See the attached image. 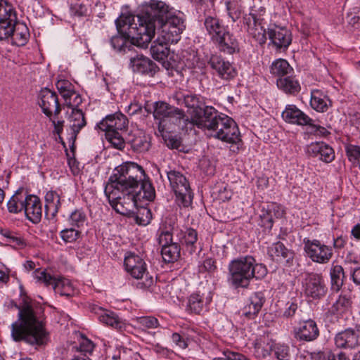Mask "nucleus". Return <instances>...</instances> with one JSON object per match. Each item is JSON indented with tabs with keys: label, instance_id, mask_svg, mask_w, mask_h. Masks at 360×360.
Returning <instances> with one entry per match:
<instances>
[{
	"label": "nucleus",
	"instance_id": "f257e3e1",
	"mask_svg": "<svg viewBox=\"0 0 360 360\" xmlns=\"http://www.w3.org/2000/svg\"><path fill=\"white\" fill-rule=\"evenodd\" d=\"M104 192L117 213L133 218L139 225L150 222L152 213L146 205L155 199V190L136 163L126 162L115 168Z\"/></svg>",
	"mask_w": 360,
	"mask_h": 360
},
{
	"label": "nucleus",
	"instance_id": "f03ea898",
	"mask_svg": "<svg viewBox=\"0 0 360 360\" xmlns=\"http://www.w3.org/2000/svg\"><path fill=\"white\" fill-rule=\"evenodd\" d=\"M18 319L11 325V337L16 341H25L41 346L49 341V334L44 326V307L38 302L24 297L18 307Z\"/></svg>",
	"mask_w": 360,
	"mask_h": 360
},
{
	"label": "nucleus",
	"instance_id": "7ed1b4c3",
	"mask_svg": "<svg viewBox=\"0 0 360 360\" xmlns=\"http://www.w3.org/2000/svg\"><path fill=\"white\" fill-rule=\"evenodd\" d=\"M140 15L134 16L129 12L122 13L115 20L119 34L110 39L112 48L119 52L131 51L134 46L147 48L154 36L152 24L146 25Z\"/></svg>",
	"mask_w": 360,
	"mask_h": 360
},
{
	"label": "nucleus",
	"instance_id": "20e7f679",
	"mask_svg": "<svg viewBox=\"0 0 360 360\" xmlns=\"http://www.w3.org/2000/svg\"><path fill=\"white\" fill-rule=\"evenodd\" d=\"M140 16L141 20H146V25L152 24L154 33L157 30L161 39L171 43H177L180 40L186 27L183 13L161 1L151 0Z\"/></svg>",
	"mask_w": 360,
	"mask_h": 360
},
{
	"label": "nucleus",
	"instance_id": "39448f33",
	"mask_svg": "<svg viewBox=\"0 0 360 360\" xmlns=\"http://www.w3.org/2000/svg\"><path fill=\"white\" fill-rule=\"evenodd\" d=\"M196 127L205 131L210 137L230 145L231 155H236L243 148L240 133L236 122L228 115L212 106L203 108V116L195 122Z\"/></svg>",
	"mask_w": 360,
	"mask_h": 360
},
{
	"label": "nucleus",
	"instance_id": "423d86ee",
	"mask_svg": "<svg viewBox=\"0 0 360 360\" xmlns=\"http://www.w3.org/2000/svg\"><path fill=\"white\" fill-rule=\"evenodd\" d=\"M267 272L266 266L257 263L252 256H240L229 262L227 283L234 289L248 288L253 278L261 280L266 276Z\"/></svg>",
	"mask_w": 360,
	"mask_h": 360
},
{
	"label": "nucleus",
	"instance_id": "0eeeda50",
	"mask_svg": "<svg viewBox=\"0 0 360 360\" xmlns=\"http://www.w3.org/2000/svg\"><path fill=\"white\" fill-rule=\"evenodd\" d=\"M127 126V119L122 113L107 115L96 127L105 132V136L109 143L118 150L124 148L125 142L122 132Z\"/></svg>",
	"mask_w": 360,
	"mask_h": 360
},
{
	"label": "nucleus",
	"instance_id": "6e6552de",
	"mask_svg": "<svg viewBox=\"0 0 360 360\" xmlns=\"http://www.w3.org/2000/svg\"><path fill=\"white\" fill-rule=\"evenodd\" d=\"M124 266L126 271L139 281L136 287L146 290L150 288L154 283L153 276H149L147 266L143 259L133 252H127L124 257Z\"/></svg>",
	"mask_w": 360,
	"mask_h": 360
},
{
	"label": "nucleus",
	"instance_id": "1a4fd4ad",
	"mask_svg": "<svg viewBox=\"0 0 360 360\" xmlns=\"http://www.w3.org/2000/svg\"><path fill=\"white\" fill-rule=\"evenodd\" d=\"M167 175L170 186L175 194L176 204L179 207H189L193 202V193L186 176L175 170L167 172Z\"/></svg>",
	"mask_w": 360,
	"mask_h": 360
},
{
	"label": "nucleus",
	"instance_id": "9d476101",
	"mask_svg": "<svg viewBox=\"0 0 360 360\" xmlns=\"http://www.w3.org/2000/svg\"><path fill=\"white\" fill-rule=\"evenodd\" d=\"M265 12L264 7L257 8L256 6H253L250 8L249 14L243 17V23L247 32L259 44H264L266 39L263 18Z\"/></svg>",
	"mask_w": 360,
	"mask_h": 360
},
{
	"label": "nucleus",
	"instance_id": "9b49d317",
	"mask_svg": "<svg viewBox=\"0 0 360 360\" xmlns=\"http://www.w3.org/2000/svg\"><path fill=\"white\" fill-rule=\"evenodd\" d=\"M303 243L307 256L314 262L326 264L333 257L332 248L321 243L319 240H310L305 238L303 240Z\"/></svg>",
	"mask_w": 360,
	"mask_h": 360
},
{
	"label": "nucleus",
	"instance_id": "f8f14e48",
	"mask_svg": "<svg viewBox=\"0 0 360 360\" xmlns=\"http://www.w3.org/2000/svg\"><path fill=\"white\" fill-rule=\"evenodd\" d=\"M281 116L283 120L287 123L299 126L308 125L316 131H319L321 134H325L326 131V129L324 127L314 124L313 123V120L298 108L295 105H287L284 110L282 112Z\"/></svg>",
	"mask_w": 360,
	"mask_h": 360
},
{
	"label": "nucleus",
	"instance_id": "ddd939ff",
	"mask_svg": "<svg viewBox=\"0 0 360 360\" xmlns=\"http://www.w3.org/2000/svg\"><path fill=\"white\" fill-rule=\"evenodd\" d=\"M38 103L41 112L47 117L59 115L62 108L64 106L63 104L60 103L56 92L46 87L41 89L39 91Z\"/></svg>",
	"mask_w": 360,
	"mask_h": 360
},
{
	"label": "nucleus",
	"instance_id": "4468645a",
	"mask_svg": "<svg viewBox=\"0 0 360 360\" xmlns=\"http://www.w3.org/2000/svg\"><path fill=\"white\" fill-rule=\"evenodd\" d=\"M17 22V14L13 6L6 0L0 3V41L10 38Z\"/></svg>",
	"mask_w": 360,
	"mask_h": 360
},
{
	"label": "nucleus",
	"instance_id": "2eb2a0df",
	"mask_svg": "<svg viewBox=\"0 0 360 360\" xmlns=\"http://www.w3.org/2000/svg\"><path fill=\"white\" fill-rule=\"evenodd\" d=\"M207 63L212 70V75L224 81L229 82L237 75V70L234 65L221 56L212 55Z\"/></svg>",
	"mask_w": 360,
	"mask_h": 360
},
{
	"label": "nucleus",
	"instance_id": "dca6fc26",
	"mask_svg": "<svg viewBox=\"0 0 360 360\" xmlns=\"http://www.w3.org/2000/svg\"><path fill=\"white\" fill-rule=\"evenodd\" d=\"M304 292L307 297L312 300H320L328 291L323 277L320 274L309 273L303 281Z\"/></svg>",
	"mask_w": 360,
	"mask_h": 360
},
{
	"label": "nucleus",
	"instance_id": "f3484780",
	"mask_svg": "<svg viewBox=\"0 0 360 360\" xmlns=\"http://www.w3.org/2000/svg\"><path fill=\"white\" fill-rule=\"evenodd\" d=\"M212 300V293L210 289L203 288L188 297L186 309L189 313L200 314L207 307Z\"/></svg>",
	"mask_w": 360,
	"mask_h": 360
},
{
	"label": "nucleus",
	"instance_id": "a211bd4d",
	"mask_svg": "<svg viewBox=\"0 0 360 360\" xmlns=\"http://www.w3.org/2000/svg\"><path fill=\"white\" fill-rule=\"evenodd\" d=\"M319 329L316 321L311 319L300 321L293 328L294 338L299 341H314L319 338Z\"/></svg>",
	"mask_w": 360,
	"mask_h": 360
},
{
	"label": "nucleus",
	"instance_id": "6ab92c4d",
	"mask_svg": "<svg viewBox=\"0 0 360 360\" xmlns=\"http://www.w3.org/2000/svg\"><path fill=\"white\" fill-rule=\"evenodd\" d=\"M334 342L339 349H354L360 346V336L354 329L349 328L338 333Z\"/></svg>",
	"mask_w": 360,
	"mask_h": 360
},
{
	"label": "nucleus",
	"instance_id": "aec40b11",
	"mask_svg": "<svg viewBox=\"0 0 360 360\" xmlns=\"http://www.w3.org/2000/svg\"><path fill=\"white\" fill-rule=\"evenodd\" d=\"M268 36L271 42L278 49H286L292 41V34L285 27L276 25L268 29Z\"/></svg>",
	"mask_w": 360,
	"mask_h": 360
},
{
	"label": "nucleus",
	"instance_id": "412c9836",
	"mask_svg": "<svg viewBox=\"0 0 360 360\" xmlns=\"http://www.w3.org/2000/svg\"><path fill=\"white\" fill-rule=\"evenodd\" d=\"M71 112H67L68 122L72 130L70 139L75 141L77 134L86 124L83 110L78 107H68Z\"/></svg>",
	"mask_w": 360,
	"mask_h": 360
},
{
	"label": "nucleus",
	"instance_id": "4be33fe9",
	"mask_svg": "<svg viewBox=\"0 0 360 360\" xmlns=\"http://www.w3.org/2000/svg\"><path fill=\"white\" fill-rule=\"evenodd\" d=\"M25 214L27 218L33 223H38L41 218L42 209L39 198L36 195H30L24 199Z\"/></svg>",
	"mask_w": 360,
	"mask_h": 360
},
{
	"label": "nucleus",
	"instance_id": "5701e85b",
	"mask_svg": "<svg viewBox=\"0 0 360 360\" xmlns=\"http://www.w3.org/2000/svg\"><path fill=\"white\" fill-rule=\"evenodd\" d=\"M134 72L153 77L158 70V66L150 59L143 55H137L130 59Z\"/></svg>",
	"mask_w": 360,
	"mask_h": 360
},
{
	"label": "nucleus",
	"instance_id": "b1692460",
	"mask_svg": "<svg viewBox=\"0 0 360 360\" xmlns=\"http://www.w3.org/2000/svg\"><path fill=\"white\" fill-rule=\"evenodd\" d=\"M91 314L96 316L101 322L115 329L121 330L124 326L123 322L114 312L105 311L102 307L91 305Z\"/></svg>",
	"mask_w": 360,
	"mask_h": 360
},
{
	"label": "nucleus",
	"instance_id": "393cba45",
	"mask_svg": "<svg viewBox=\"0 0 360 360\" xmlns=\"http://www.w3.org/2000/svg\"><path fill=\"white\" fill-rule=\"evenodd\" d=\"M200 117H195L189 120L184 115L183 110L174 107L167 117V124H172L178 126L181 129L188 131V129H192L194 126H196L195 122Z\"/></svg>",
	"mask_w": 360,
	"mask_h": 360
},
{
	"label": "nucleus",
	"instance_id": "a878e982",
	"mask_svg": "<svg viewBox=\"0 0 360 360\" xmlns=\"http://www.w3.org/2000/svg\"><path fill=\"white\" fill-rule=\"evenodd\" d=\"M214 43L217 48L222 52L233 54L239 51V43L238 39L229 32V27Z\"/></svg>",
	"mask_w": 360,
	"mask_h": 360
},
{
	"label": "nucleus",
	"instance_id": "bb28decb",
	"mask_svg": "<svg viewBox=\"0 0 360 360\" xmlns=\"http://www.w3.org/2000/svg\"><path fill=\"white\" fill-rule=\"evenodd\" d=\"M264 302L265 297L263 292L253 293L250 297L248 303L243 308V315L250 319H254L261 310Z\"/></svg>",
	"mask_w": 360,
	"mask_h": 360
},
{
	"label": "nucleus",
	"instance_id": "cd10ccee",
	"mask_svg": "<svg viewBox=\"0 0 360 360\" xmlns=\"http://www.w3.org/2000/svg\"><path fill=\"white\" fill-rule=\"evenodd\" d=\"M205 28L211 40L214 43L219 37L224 34L228 27L225 26L219 19L214 17H207L204 22Z\"/></svg>",
	"mask_w": 360,
	"mask_h": 360
},
{
	"label": "nucleus",
	"instance_id": "c85d7f7f",
	"mask_svg": "<svg viewBox=\"0 0 360 360\" xmlns=\"http://www.w3.org/2000/svg\"><path fill=\"white\" fill-rule=\"evenodd\" d=\"M310 105L319 112H326L331 105V101L328 95L320 89H313L311 91Z\"/></svg>",
	"mask_w": 360,
	"mask_h": 360
},
{
	"label": "nucleus",
	"instance_id": "c756f323",
	"mask_svg": "<svg viewBox=\"0 0 360 360\" xmlns=\"http://www.w3.org/2000/svg\"><path fill=\"white\" fill-rule=\"evenodd\" d=\"M268 254L272 259L278 262H289L293 259L292 252L281 242L273 243L268 249Z\"/></svg>",
	"mask_w": 360,
	"mask_h": 360
},
{
	"label": "nucleus",
	"instance_id": "7c9ffc66",
	"mask_svg": "<svg viewBox=\"0 0 360 360\" xmlns=\"http://www.w3.org/2000/svg\"><path fill=\"white\" fill-rule=\"evenodd\" d=\"M306 153L313 158H335L333 149L323 142L311 143L306 147Z\"/></svg>",
	"mask_w": 360,
	"mask_h": 360
},
{
	"label": "nucleus",
	"instance_id": "2f4dec72",
	"mask_svg": "<svg viewBox=\"0 0 360 360\" xmlns=\"http://www.w3.org/2000/svg\"><path fill=\"white\" fill-rule=\"evenodd\" d=\"M171 41H167L160 39V35L158 34L157 39L153 42L150 47L152 57L159 61H164L169 53V44Z\"/></svg>",
	"mask_w": 360,
	"mask_h": 360
},
{
	"label": "nucleus",
	"instance_id": "473e14b6",
	"mask_svg": "<svg viewBox=\"0 0 360 360\" xmlns=\"http://www.w3.org/2000/svg\"><path fill=\"white\" fill-rule=\"evenodd\" d=\"M276 84L279 89L287 94L295 96L301 90L299 81L295 77L291 76V75L278 78Z\"/></svg>",
	"mask_w": 360,
	"mask_h": 360
},
{
	"label": "nucleus",
	"instance_id": "72a5a7b5",
	"mask_svg": "<svg viewBox=\"0 0 360 360\" xmlns=\"http://www.w3.org/2000/svg\"><path fill=\"white\" fill-rule=\"evenodd\" d=\"M30 31L26 24L18 20L13 29V33L10 38L12 44L18 46H24L30 38Z\"/></svg>",
	"mask_w": 360,
	"mask_h": 360
},
{
	"label": "nucleus",
	"instance_id": "f704fd0d",
	"mask_svg": "<svg viewBox=\"0 0 360 360\" xmlns=\"http://www.w3.org/2000/svg\"><path fill=\"white\" fill-rule=\"evenodd\" d=\"M351 297L347 294H340L337 300L328 308L326 315H342L347 312L352 306Z\"/></svg>",
	"mask_w": 360,
	"mask_h": 360
},
{
	"label": "nucleus",
	"instance_id": "c9c22d12",
	"mask_svg": "<svg viewBox=\"0 0 360 360\" xmlns=\"http://www.w3.org/2000/svg\"><path fill=\"white\" fill-rule=\"evenodd\" d=\"M174 107L169 105L165 102H155L153 105V116L155 120H159L158 128H166L167 127V117L172 112Z\"/></svg>",
	"mask_w": 360,
	"mask_h": 360
},
{
	"label": "nucleus",
	"instance_id": "e433bc0d",
	"mask_svg": "<svg viewBox=\"0 0 360 360\" xmlns=\"http://www.w3.org/2000/svg\"><path fill=\"white\" fill-rule=\"evenodd\" d=\"M270 72L271 75L281 78L291 75L293 72V68L286 60L278 58L271 63Z\"/></svg>",
	"mask_w": 360,
	"mask_h": 360
},
{
	"label": "nucleus",
	"instance_id": "4c0bfd02",
	"mask_svg": "<svg viewBox=\"0 0 360 360\" xmlns=\"http://www.w3.org/2000/svg\"><path fill=\"white\" fill-rule=\"evenodd\" d=\"M133 150L137 153H144L150 148V139L142 131L138 130L134 134V138L131 141Z\"/></svg>",
	"mask_w": 360,
	"mask_h": 360
},
{
	"label": "nucleus",
	"instance_id": "58836bf2",
	"mask_svg": "<svg viewBox=\"0 0 360 360\" xmlns=\"http://www.w3.org/2000/svg\"><path fill=\"white\" fill-rule=\"evenodd\" d=\"M331 290L338 292L342 288L345 278L344 269L340 265H335L330 271Z\"/></svg>",
	"mask_w": 360,
	"mask_h": 360
},
{
	"label": "nucleus",
	"instance_id": "ea45409f",
	"mask_svg": "<svg viewBox=\"0 0 360 360\" xmlns=\"http://www.w3.org/2000/svg\"><path fill=\"white\" fill-rule=\"evenodd\" d=\"M172 99L180 106L184 105L188 108H195L199 106L198 98L195 95L186 94L179 91L174 94Z\"/></svg>",
	"mask_w": 360,
	"mask_h": 360
},
{
	"label": "nucleus",
	"instance_id": "a19ab883",
	"mask_svg": "<svg viewBox=\"0 0 360 360\" xmlns=\"http://www.w3.org/2000/svg\"><path fill=\"white\" fill-rule=\"evenodd\" d=\"M46 205L45 212L46 214H50L54 217L60 206V195L55 191H49L45 196Z\"/></svg>",
	"mask_w": 360,
	"mask_h": 360
},
{
	"label": "nucleus",
	"instance_id": "79ce46f5",
	"mask_svg": "<svg viewBox=\"0 0 360 360\" xmlns=\"http://www.w3.org/2000/svg\"><path fill=\"white\" fill-rule=\"evenodd\" d=\"M60 95L63 99V105L66 107H78L83 101L82 96L75 90V86Z\"/></svg>",
	"mask_w": 360,
	"mask_h": 360
},
{
	"label": "nucleus",
	"instance_id": "37998d69",
	"mask_svg": "<svg viewBox=\"0 0 360 360\" xmlns=\"http://www.w3.org/2000/svg\"><path fill=\"white\" fill-rule=\"evenodd\" d=\"M181 243L185 245L191 253L195 251V243L198 240V233L192 229H186V231L181 233Z\"/></svg>",
	"mask_w": 360,
	"mask_h": 360
},
{
	"label": "nucleus",
	"instance_id": "c03bdc74",
	"mask_svg": "<svg viewBox=\"0 0 360 360\" xmlns=\"http://www.w3.org/2000/svg\"><path fill=\"white\" fill-rule=\"evenodd\" d=\"M161 127H162L158 128V130L156 132L157 136H160L162 137L165 144L168 148L181 150V144L179 140L176 136H174L172 134H170V133L168 131L169 129H172V128L168 127L162 129Z\"/></svg>",
	"mask_w": 360,
	"mask_h": 360
},
{
	"label": "nucleus",
	"instance_id": "a18cd8bd",
	"mask_svg": "<svg viewBox=\"0 0 360 360\" xmlns=\"http://www.w3.org/2000/svg\"><path fill=\"white\" fill-rule=\"evenodd\" d=\"M161 254L165 262H174L180 257V247L177 243L165 246Z\"/></svg>",
	"mask_w": 360,
	"mask_h": 360
},
{
	"label": "nucleus",
	"instance_id": "49530a36",
	"mask_svg": "<svg viewBox=\"0 0 360 360\" xmlns=\"http://www.w3.org/2000/svg\"><path fill=\"white\" fill-rule=\"evenodd\" d=\"M53 290L56 293L61 296L70 297L74 294V288L68 279L62 278L58 279L53 286Z\"/></svg>",
	"mask_w": 360,
	"mask_h": 360
},
{
	"label": "nucleus",
	"instance_id": "de8ad7c7",
	"mask_svg": "<svg viewBox=\"0 0 360 360\" xmlns=\"http://www.w3.org/2000/svg\"><path fill=\"white\" fill-rule=\"evenodd\" d=\"M24 199L22 193L17 191L7 203L8 211L11 213H18L23 210Z\"/></svg>",
	"mask_w": 360,
	"mask_h": 360
},
{
	"label": "nucleus",
	"instance_id": "09e8293b",
	"mask_svg": "<svg viewBox=\"0 0 360 360\" xmlns=\"http://www.w3.org/2000/svg\"><path fill=\"white\" fill-rule=\"evenodd\" d=\"M177 229H175L174 227L161 229L158 233V243L162 246V248L169 245L172 244H175L176 243H173L172 236L174 232L177 231Z\"/></svg>",
	"mask_w": 360,
	"mask_h": 360
},
{
	"label": "nucleus",
	"instance_id": "8fccbe9b",
	"mask_svg": "<svg viewBox=\"0 0 360 360\" xmlns=\"http://www.w3.org/2000/svg\"><path fill=\"white\" fill-rule=\"evenodd\" d=\"M274 355L278 360H289L290 358V347L283 344H276L273 348Z\"/></svg>",
	"mask_w": 360,
	"mask_h": 360
},
{
	"label": "nucleus",
	"instance_id": "3c124183",
	"mask_svg": "<svg viewBox=\"0 0 360 360\" xmlns=\"http://www.w3.org/2000/svg\"><path fill=\"white\" fill-rule=\"evenodd\" d=\"M226 7L229 16L233 22L240 18L242 9L238 3L235 1H226Z\"/></svg>",
	"mask_w": 360,
	"mask_h": 360
},
{
	"label": "nucleus",
	"instance_id": "603ef678",
	"mask_svg": "<svg viewBox=\"0 0 360 360\" xmlns=\"http://www.w3.org/2000/svg\"><path fill=\"white\" fill-rule=\"evenodd\" d=\"M82 338H84V341L80 343L79 352V354L72 360H88L89 359L90 354V340L87 338H84L82 335Z\"/></svg>",
	"mask_w": 360,
	"mask_h": 360
},
{
	"label": "nucleus",
	"instance_id": "864d4df0",
	"mask_svg": "<svg viewBox=\"0 0 360 360\" xmlns=\"http://www.w3.org/2000/svg\"><path fill=\"white\" fill-rule=\"evenodd\" d=\"M86 219L85 214L81 210H75L70 214L69 218L70 224L78 228L84 224Z\"/></svg>",
	"mask_w": 360,
	"mask_h": 360
},
{
	"label": "nucleus",
	"instance_id": "5fc2aeb1",
	"mask_svg": "<svg viewBox=\"0 0 360 360\" xmlns=\"http://www.w3.org/2000/svg\"><path fill=\"white\" fill-rule=\"evenodd\" d=\"M137 323L141 327L155 328L159 326L158 320L153 316H142L137 319Z\"/></svg>",
	"mask_w": 360,
	"mask_h": 360
},
{
	"label": "nucleus",
	"instance_id": "6e6d98bb",
	"mask_svg": "<svg viewBox=\"0 0 360 360\" xmlns=\"http://www.w3.org/2000/svg\"><path fill=\"white\" fill-rule=\"evenodd\" d=\"M265 210L273 214V218H282L285 214L283 207L276 203L267 205Z\"/></svg>",
	"mask_w": 360,
	"mask_h": 360
},
{
	"label": "nucleus",
	"instance_id": "4d7b16f0",
	"mask_svg": "<svg viewBox=\"0 0 360 360\" xmlns=\"http://www.w3.org/2000/svg\"><path fill=\"white\" fill-rule=\"evenodd\" d=\"M298 309L297 304L295 301L288 302L283 311L281 315L283 317L288 319L292 317Z\"/></svg>",
	"mask_w": 360,
	"mask_h": 360
},
{
	"label": "nucleus",
	"instance_id": "13d9d810",
	"mask_svg": "<svg viewBox=\"0 0 360 360\" xmlns=\"http://www.w3.org/2000/svg\"><path fill=\"white\" fill-rule=\"evenodd\" d=\"M78 235L79 231L72 228L64 229L60 232V236L65 243H72L76 240Z\"/></svg>",
	"mask_w": 360,
	"mask_h": 360
},
{
	"label": "nucleus",
	"instance_id": "bf43d9fd",
	"mask_svg": "<svg viewBox=\"0 0 360 360\" xmlns=\"http://www.w3.org/2000/svg\"><path fill=\"white\" fill-rule=\"evenodd\" d=\"M265 210L266 207L262 208V213L260 215L262 226L266 229H271L274 223L273 214Z\"/></svg>",
	"mask_w": 360,
	"mask_h": 360
},
{
	"label": "nucleus",
	"instance_id": "052dcab7",
	"mask_svg": "<svg viewBox=\"0 0 360 360\" xmlns=\"http://www.w3.org/2000/svg\"><path fill=\"white\" fill-rule=\"evenodd\" d=\"M87 12V8L78 2L72 4L70 7V13L72 16L81 17L84 15Z\"/></svg>",
	"mask_w": 360,
	"mask_h": 360
},
{
	"label": "nucleus",
	"instance_id": "680f3d73",
	"mask_svg": "<svg viewBox=\"0 0 360 360\" xmlns=\"http://www.w3.org/2000/svg\"><path fill=\"white\" fill-rule=\"evenodd\" d=\"M217 269L215 261L212 258L205 259L201 265L199 266V271L213 273Z\"/></svg>",
	"mask_w": 360,
	"mask_h": 360
},
{
	"label": "nucleus",
	"instance_id": "e2e57ef3",
	"mask_svg": "<svg viewBox=\"0 0 360 360\" xmlns=\"http://www.w3.org/2000/svg\"><path fill=\"white\" fill-rule=\"evenodd\" d=\"M271 347H264L261 342L255 344V355L258 359H264L270 354Z\"/></svg>",
	"mask_w": 360,
	"mask_h": 360
},
{
	"label": "nucleus",
	"instance_id": "0e129e2a",
	"mask_svg": "<svg viewBox=\"0 0 360 360\" xmlns=\"http://www.w3.org/2000/svg\"><path fill=\"white\" fill-rule=\"evenodd\" d=\"M199 165L207 175L214 174L215 167L210 159H200Z\"/></svg>",
	"mask_w": 360,
	"mask_h": 360
},
{
	"label": "nucleus",
	"instance_id": "69168bd1",
	"mask_svg": "<svg viewBox=\"0 0 360 360\" xmlns=\"http://www.w3.org/2000/svg\"><path fill=\"white\" fill-rule=\"evenodd\" d=\"M48 118L54 127V132L60 135L63 130L64 120H58V115H53Z\"/></svg>",
	"mask_w": 360,
	"mask_h": 360
},
{
	"label": "nucleus",
	"instance_id": "338daca9",
	"mask_svg": "<svg viewBox=\"0 0 360 360\" xmlns=\"http://www.w3.org/2000/svg\"><path fill=\"white\" fill-rule=\"evenodd\" d=\"M56 86L58 89L59 94L65 93V91L69 90V89L75 86L73 84H72L69 80L61 79H58L56 83Z\"/></svg>",
	"mask_w": 360,
	"mask_h": 360
},
{
	"label": "nucleus",
	"instance_id": "774afa93",
	"mask_svg": "<svg viewBox=\"0 0 360 360\" xmlns=\"http://www.w3.org/2000/svg\"><path fill=\"white\" fill-rule=\"evenodd\" d=\"M226 360H250L243 354L226 350L223 352Z\"/></svg>",
	"mask_w": 360,
	"mask_h": 360
}]
</instances>
